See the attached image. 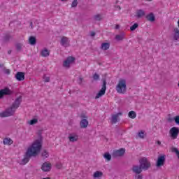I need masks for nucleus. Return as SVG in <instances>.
<instances>
[{
    "instance_id": "obj_1",
    "label": "nucleus",
    "mask_w": 179,
    "mask_h": 179,
    "mask_svg": "<svg viewBox=\"0 0 179 179\" xmlns=\"http://www.w3.org/2000/svg\"><path fill=\"white\" fill-rule=\"evenodd\" d=\"M43 137L40 136V138L36 140L32 145L27 149L24 158L22 160V164H26L29 163L31 157H36L41 151L43 148Z\"/></svg>"
},
{
    "instance_id": "obj_2",
    "label": "nucleus",
    "mask_w": 179,
    "mask_h": 179,
    "mask_svg": "<svg viewBox=\"0 0 179 179\" xmlns=\"http://www.w3.org/2000/svg\"><path fill=\"white\" fill-rule=\"evenodd\" d=\"M21 103L22 96L16 98L11 106L7 108L5 112L0 113L1 117L3 118L5 117H12V115H14L15 112L16 111V110H17V108H19V106H20Z\"/></svg>"
},
{
    "instance_id": "obj_3",
    "label": "nucleus",
    "mask_w": 179,
    "mask_h": 179,
    "mask_svg": "<svg viewBox=\"0 0 179 179\" xmlns=\"http://www.w3.org/2000/svg\"><path fill=\"white\" fill-rule=\"evenodd\" d=\"M152 166V164L148 160V158L143 157L139 159V165H134L133 167L134 169H137V170H140V171H146V170H149Z\"/></svg>"
},
{
    "instance_id": "obj_4",
    "label": "nucleus",
    "mask_w": 179,
    "mask_h": 179,
    "mask_svg": "<svg viewBox=\"0 0 179 179\" xmlns=\"http://www.w3.org/2000/svg\"><path fill=\"white\" fill-rule=\"evenodd\" d=\"M116 91L120 94H125L127 93V81L125 80L121 79L119 80L116 86Z\"/></svg>"
},
{
    "instance_id": "obj_5",
    "label": "nucleus",
    "mask_w": 179,
    "mask_h": 179,
    "mask_svg": "<svg viewBox=\"0 0 179 179\" xmlns=\"http://www.w3.org/2000/svg\"><path fill=\"white\" fill-rule=\"evenodd\" d=\"M107 90V81L106 79L103 80V85L101 89L99 90V92L96 94L95 99H100V97H102V96H104L106 94V91Z\"/></svg>"
},
{
    "instance_id": "obj_6",
    "label": "nucleus",
    "mask_w": 179,
    "mask_h": 179,
    "mask_svg": "<svg viewBox=\"0 0 179 179\" xmlns=\"http://www.w3.org/2000/svg\"><path fill=\"white\" fill-rule=\"evenodd\" d=\"M76 59L75 57L70 56L66 59L63 62V66L64 68H70L71 64H73Z\"/></svg>"
},
{
    "instance_id": "obj_7",
    "label": "nucleus",
    "mask_w": 179,
    "mask_h": 179,
    "mask_svg": "<svg viewBox=\"0 0 179 179\" xmlns=\"http://www.w3.org/2000/svg\"><path fill=\"white\" fill-rule=\"evenodd\" d=\"M131 171L135 174L134 178L135 179H143V175L142 174V171L137 169L136 168H134L132 166Z\"/></svg>"
},
{
    "instance_id": "obj_8",
    "label": "nucleus",
    "mask_w": 179,
    "mask_h": 179,
    "mask_svg": "<svg viewBox=\"0 0 179 179\" xmlns=\"http://www.w3.org/2000/svg\"><path fill=\"white\" fill-rule=\"evenodd\" d=\"M125 155V148H120L117 150H114L112 153L113 157H121Z\"/></svg>"
},
{
    "instance_id": "obj_9",
    "label": "nucleus",
    "mask_w": 179,
    "mask_h": 179,
    "mask_svg": "<svg viewBox=\"0 0 179 179\" xmlns=\"http://www.w3.org/2000/svg\"><path fill=\"white\" fill-rule=\"evenodd\" d=\"M169 134L173 139H177L179 134V128L176 127H172L169 131Z\"/></svg>"
},
{
    "instance_id": "obj_10",
    "label": "nucleus",
    "mask_w": 179,
    "mask_h": 179,
    "mask_svg": "<svg viewBox=\"0 0 179 179\" xmlns=\"http://www.w3.org/2000/svg\"><path fill=\"white\" fill-rule=\"evenodd\" d=\"M12 91L8 87H5L0 90V99H3L4 96H10Z\"/></svg>"
},
{
    "instance_id": "obj_11",
    "label": "nucleus",
    "mask_w": 179,
    "mask_h": 179,
    "mask_svg": "<svg viewBox=\"0 0 179 179\" xmlns=\"http://www.w3.org/2000/svg\"><path fill=\"white\" fill-rule=\"evenodd\" d=\"M164 162H166V155L158 157L156 164L157 167H162V166H164Z\"/></svg>"
},
{
    "instance_id": "obj_12",
    "label": "nucleus",
    "mask_w": 179,
    "mask_h": 179,
    "mask_svg": "<svg viewBox=\"0 0 179 179\" xmlns=\"http://www.w3.org/2000/svg\"><path fill=\"white\" fill-rule=\"evenodd\" d=\"M70 43L71 41H69V38L66 36L62 37L60 44L62 45V47H69Z\"/></svg>"
},
{
    "instance_id": "obj_13",
    "label": "nucleus",
    "mask_w": 179,
    "mask_h": 179,
    "mask_svg": "<svg viewBox=\"0 0 179 179\" xmlns=\"http://www.w3.org/2000/svg\"><path fill=\"white\" fill-rule=\"evenodd\" d=\"M41 170H43V171H45V172L50 171L51 170V163H50L48 162H44L42 164Z\"/></svg>"
},
{
    "instance_id": "obj_14",
    "label": "nucleus",
    "mask_w": 179,
    "mask_h": 179,
    "mask_svg": "<svg viewBox=\"0 0 179 179\" xmlns=\"http://www.w3.org/2000/svg\"><path fill=\"white\" fill-rule=\"evenodd\" d=\"M120 115H122V113L120 112L117 114L112 115L111 124H117V122H118V118H120Z\"/></svg>"
},
{
    "instance_id": "obj_15",
    "label": "nucleus",
    "mask_w": 179,
    "mask_h": 179,
    "mask_svg": "<svg viewBox=\"0 0 179 179\" xmlns=\"http://www.w3.org/2000/svg\"><path fill=\"white\" fill-rule=\"evenodd\" d=\"M15 79L18 80V82H22L24 80V73L18 71L15 74Z\"/></svg>"
},
{
    "instance_id": "obj_16",
    "label": "nucleus",
    "mask_w": 179,
    "mask_h": 179,
    "mask_svg": "<svg viewBox=\"0 0 179 179\" xmlns=\"http://www.w3.org/2000/svg\"><path fill=\"white\" fill-rule=\"evenodd\" d=\"M145 15H146V13L145 12V10H143L142 9L137 10V11L136 13V16L138 19H141V17H143V16H145Z\"/></svg>"
},
{
    "instance_id": "obj_17",
    "label": "nucleus",
    "mask_w": 179,
    "mask_h": 179,
    "mask_svg": "<svg viewBox=\"0 0 179 179\" xmlns=\"http://www.w3.org/2000/svg\"><path fill=\"white\" fill-rule=\"evenodd\" d=\"M87 125H89V121H87V119H81L80 122V128H87Z\"/></svg>"
},
{
    "instance_id": "obj_18",
    "label": "nucleus",
    "mask_w": 179,
    "mask_h": 179,
    "mask_svg": "<svg viewBox=\"0 0 179 179\" xmlns=\"http://www.w3.org/2000/svg\"><path fill=\"white\" fill-rule=\"evenodd\" d=\"M145 19L148 20V22H155L156 20V17H155V14L151 13L145 16Z\"/></svg>"
},
{
    "instance_id": "obj_19",
    "label": "nucleus",
    "mask_w": 179,
    "mask_h": 179,
    "mask_svg": "<svg viewBox=\"0 0 179 179\" xmlns=\"http://www.w3.org/2000/svg\"><path fill=\"white\" fill-rule=\"evenodd\" d=\"M41 55L44 57H50V51L47 48H45L41 51Z\"/></svg>"
},
{
    "instance_id": "obj_20",
    "label": "nucleus",
    "mask_w": 179,
    "mask_h": 179,
    "mask_svg": "<svg viewBox=\"0 0 179 179\" xmlns=\"http://www.w3.org/2000/svg\"><path fill=\"white\" fill-rule=\"evenodd\" d=\"M110 48V43H103L101 45V50H103V51H107Z\"/></svg>"
},
{
    "instance_id": "obj_21",
    "label": "nucleus",
    "mask_w": 179,
    "mask_h": 179,
    "mask_svg": "<svg viewBox=\"0 0 179 179\" xmlns=\"http://www.w3.org/2000/svg\"><path fill=\"white\" fill-rule=\"evenodd\" d=\"M29 43L31 45H35L37 43V39L34 36H30L29 38Z\"/></svg>"
},
{
    "instance_id": "obj_22",
    "label": "nucleus",
    "mask_w": 179,
    "mask_h": 179,
    "mask_svg": "<svg viewBox=\"0 0 179 179\" xmlns=\"http://www.w3.org/2000/svg\"><path fill=\"white\" fill-rule=\"evenodd\" d=\"M69 139L70 142H76L78 139H79V136L78 135L72 136L71 134L69 136Z\"/></svg>"
},
{
    "instance_id": "obj_23",
    "label": "nucleus",
    "mask_w": 179,
    "mask_h": 179,
    "mask_svg": "<svg viewBox=\"0 0 179 179\" xmlns=\"http://www.w3.org/2000/svg\"><path fill=\"white\" fill-rule=\"evenodd\" d=\"M3 143H4V145H12V143H13V141H12V139H10V138H6L3 139Z\"/></svg>"
},
{
    "instance_id": "obj_24",
    "label": "nucleus",
    "mask_w": 179,
    "mask_h": 179,
    "mask_svg": "<svg viewBox=\"0 0 179 179\" xmlns=\"http://www.w3.org/2000/svg\"><path fill=\"white\" fill-rule=\"evenodd\" d=\"M174 36H173V38L174 40L177 41L179 38V29L178 28H175L174 29Z\"/></svg>"
},
{
    "instance_id": "obj_25",
    "label": "nucleus",
    "mask_w": 179,
    "mask_h": 179,
    "mask_svg": "<svg viewBox=\"0 0 179 179\" xmlns=\"http://www.w3.org/2000/svg\"><path fill=\"white\" fill-rule=\"evenodd\" d=\"M93 176L94 178H100V177H103V172L97 171L94 173Z\"/></svg>"
},
{
    "instance_id": "obj_26",
    "label": "nucleus",
    "mask_w": 179,
    "mask_h": 179,
    "mask_svg": "<svg viewBox=\"0 0 179 179\" xmlns=\"http://www.w3.org/2000/svg\"><path fill=\"white\" fill-rule=\"evenodd\" d=\"M128 116L129 117V118H131L132 120H134L136 118V113L134 110H131L129 112Z\"/></svg>"
},
{
    "instance_id": "obj_27",
    "label": "nucleus",
    "mask_w": 179,
    "mask_h": 179,
    "mask_svg": "<svg viewBox=\"0 0 179 179\" xmlns=\"http://www.w3.org/2000/svg\"><path fill=\"white\" fill-rule=\"evenodd\" d=\"M41 156L44 159H47V157L50 156V154L48 153V151H47V150H43L41 152Z\"/></svg>"
},
{
    "instance_id": "obj_28",
    "label": "nucleus",
    "mask_w": 179,
    "mask_h": 179,
    "mask_svg": "<svg viewBox=\"0 0 179 179\" xmlns=\"http://www.w3.org/2000/svg\"><path fill=\"white\" fill-rule=\"evenodd\" d=\"M13 36L12 35L9 34H6L4 37H3V40L6 43H8V41H9V40H12Z\"/></svg>"
},
{
    "instance_id": "obj_29",
    "label": "nucleus",
    "mask_w": 179,
    "mask_h": 179,
    "mask_svg": "<svg viewBox=\"0 0 179 179\" xmlns=\"http://www.w3.org/2000/svg\"><path fill=\"white\" fill-rule=\"evenodd\" d=\"M124 37H125V35L124 34H122L116 35L115 38L117 41H121L124 40Z\"/></svg>"
},
{
    "instance_id": "obj_30",
    "label": "nucleus",
    "mask_w": 179,
    "mask_h": 179,
    "mask_svg": "<svg viewBox=\"0 0 179 179\" xmlns=\"http://www.w3.org/2000/svg\"><path fill=\"white\" fill-rule=\"evenodd\" d=\"M103 157L104 159H106L108 162H110V160H111V155H110V153L108 152H106L103 155Z\"/></svg>"
},
{
    "instance_id": "obj_31",
    "label": "nucleus",
    "mask_w": 179,
    "mask_h": 179,
    "mask_svg": "<svg viewBox=\"0 0 179 179\" xmlns=\"http://www.w3.org/2000/svg\"><path fill=\"white\" fill-rule=\"evenodd\" d=\"M139 24H138V23H135L134 25H132L130 27V30L131 31H134V30H136V29H138Z\"/></svg>"
},
{
    "instance_id": "obj_32",
    "label": "nucleus",
    "mask_w": 179,
    "mask_h": 179,
    "mask_svg": "<svg viewBox=\"0 0 179 179\" xmlns=\"http://www.w3.org/2000/svg\"><path fill=\"white\" fill-rule=\"evenodd\" d=\"M94 20H96L97 22H100L101 20V15L98 14L94 16Z\"/></svg>"
},
{
    "instance_id": "obj_33",
    "label": "nucleus",
    "mask_w": 179,
    "mask_h": 179,
    "mask_svg": "<svg viewBox=\"0 0 179 179\" xmlns=\"http://www.w3.org/2000/svg\"><path fill=\"white\" fill-rule=\"evenodd\" d=\"M50 80H51L50 77H47L45 75L43 76V82L47 83L50 82Z\"/></svg>"
},
{
    "instance_id": "obj_34",
    "label": "nucleus",
    "mask_w": 179,
    "mask_h": 179,
    "mask_svg": "<svg viewBox=\"0 0 179 179\" xmlns=\"http://www.w3.org/2000/svg\"><path fill=\"white\" fill-rule=\"evenodd\" d=\"M78 6V0H73L71 3V8H76Z\"/></svg>"
},
{
    "instance_id": "obj_35",
    "label": "nucleus",
    "mask_w": 179,
    "mask_h": 179,
    "mask_svg": "<svg viewBox=\"0 0 179 179\" xmlns=\"http://www.w3.org/2000/svg\"><path fill=\"white\" fill-rule=\"evenodd\" d=\"M93 79L94 80H99V79H100V76H99L97 73H95L93 76Z\"/></svg>"
},
{
    "instance_id": "obj_36",
    "label": "nucleus",
    "mask_w": 179,
    "mask_h": 179,
    "mask_svg": "<svg viewBox=\"0 0 179 179\" xmlns=\"http://www.w3.org/2000/svg\"><path fill=\"white\" fill-rule=\"evenodd\" d=\"M37 122H38L37 119H33V120H30L29 124L34 125V124H37Z\"/></svg>"
},
{
    "instance_id": "obj_37",
    "label": "nucleus",
    "mask_w": 179,
    "mask_h": 179,
    "mask_svg": "<svg viewBox=\"0 0 179 179\" xmlns=\"http://www.w3.org/2000/svg\"><path fill=\"white\" fill-rule=\"evenodd\" d=\"M138 136L141 138V139H143V138H145V133L143 131L138 132Z\"/></svg>"
},
{
    "instance_id": "obj_38",
    "label": "nucleus",
    "mask_w": 179,
    "mask_h": 179,
    "mask_svg": "<svg viewBox=\"0 0 179 179\" xmlns=\"http://www.w3.org/2000/svg\"><path fill=\"white\" fill-rule=\"evenodd\" d=\"M16 50L17 51H21L22 50V44L18 43L16 45Z\"/></svg>"
},
{
    "instance_id": "obj_39",
    "label": "nucleus",
    "mask_w": 179,
    "mask_h": 179,
    "mask_svg": "<svg viewBox=\"0 0 179 179\" xmlns=\"http://www.w3.org/2000/svg\"><path fill=\"white\" fill-rule=\"evenodd\" d=\"M81 120H87V116L85 113H81L80 115Z\"/></svg>"
},
{
    "instance_id": "obj_40",
    "label": "nucleus",
    "mask_w": 179,
    "mask_h": 179,
    "mask_svg": "<svg viewBox=\"0 0 179 179\" xmlns=\"http://www.w3.org/2000/svg\"><path fill=\"white\" fill-rule=\"evenodd\" d=\"M174 121H175L176 124L179 125V115L174 117Z\"/></svg>"
},
{
    "instance_id": "obj_41",
    "label": "nucleus",
    "mask_w": 179,
    "mask_h": 179,
    "mask_svg": "<svg viewBox=\"0 0 179 179\" xmlns=\"http://www.w3.org/2000/svg\"><path fill=\"white\" fill-rule=\"evenodd\" d=\"M172 152H173L174 153H176L177 155V156H178V155H179L178 149H177L176 148H172Z\"/></svg>"
},
{
    "instance_id": "obj_42",
    "label": "nucleus",
    "mask_w": 179,
    "mask_h": 179,
    "mask_svg": "<svg viewBox=\"0 0 179 179\" xmlns=\"http://www.w3.org/2000/svg\"><path fill=\"white\" fill-rule=\"evenodd\" d=\"M114 8H115V10H121V6L118 5H115Z\"/></svg>"
},
{
    "instance_id": "obj_43",
    "label": "nucleus",
    "mask_w": 179,
    "mask_h": 179,
    "mask_svg": "<svg viewBox=\"0 0 179 179\" xmlns=\"http://www.w3.org/2000/svg\"><path fill=\"white\" fill-rule=\"evenodd\" d=\"M56 167H57V169H59V170L60 169H62V164H57Z\"/></svg>"
},
{
    "instance_id": "obj_44",
    "label": "nucleus",
    "mask_w": 179,
    "mask_h": 179,
    "mask_svg": "<svg viewBox=\"0 0 179 179\" xmlns=\"http://www.w3.org/2000/svg\"><path fill=\"white\" fill-rule=\"evenodd\" d=\"M174 121V117H169L168 118V122H173Z\"/></svg>"
},
{
    "instance_id": "obj_45",
    "label": "nucleus",
    "mask_w": 179,
    "mask_h": 179,
    "mask_svg": "<svg viewBox=\"0 0 179 179\" xmlns=\"http://www.w3.org/2000/svg\"><path fill=\"white\" fill-rule=\"evenodd\" d=\"M91 37H94V36H96V32L94 31H92L90 34Z\"/></svg>"
},
{
    "instance_id": "obj_46",
    "label": "nucleus",
    "mask_w": 179,
    "mask_h": 179,
    "mask_svg": "<svg viewBox=\"0 0 179 179\" xmlns=\"http://www.w3.org/2000/svg\"><path fill=\"white\" fill-rule=\"evenodd\" d=\"M6 73L7 75H10V70H9V69L6 70Z\"/></svg>"
},
{
    "instance_id": "obj_47",
    "label": "nucleus",
    "mask_w": 179,
    "mask_h": 179,
    "mask_svg": "<svg viewBox=\"0 0 179 179\" xmlns=\"http://www.w3.org/2000/svg\"><path fill=\"white\" fill-rule=\"evenodd\" d=\"M29 24L31 26V29H33L34 28V27H33V22H31Z\"/></svg>"
},
{
    "instance_id": "obj_48",
    "label": "nucleus",
    "mask_w": 179,
    "mask_h": 179,
    "mask_svg": "<svg viewBox=\"0 0 179 179\" xmlns=\"http://www.w3.org/2000/svg\"><path fill=\"white\" fill-rule=\"evenodd\" d=\"M8 54L9 55H10V54H12V50H8Z\"/></svg>"
},
{
    "instance_id": "obj_49",
    "label": "nucleus",
    "mask_w": 179,
    "mask_h": 179,
    "mask_svg": "<svg viewBox=\"0 0 179 179\" xmlns=\"http://www.w3.org/2000/svg\"><path fill=\"white\" fill-rule=\"evenodd\" d=\"M157 145H162V142H160V141H157Z\"/></svg>"
},
{
    "instance_id": "obj_50",
    "label": "nucleus",
    "mask_w": 179,
    "mask_h": 179,
    "mask_svg": "<svg viewBox=\"0 0 179 179\" xmlns=\"http://www.w3.org/2000/svg\"><path fill=\"white\" fill-rule=\"evenodd\" d=\"M115 29H120V25H116V26H115Z\"/></svg>"
},
{
    "instance_id": "obj_51",
    "label": "nucleus",
    "mask_w": 179,
    "mask_h": 179,
    "mask_svg": "<svg viewBox=\"0 0 179 179\" xmlns=\"http://www.w3.org/2000/svg\"><path fill=\"white\" fill-rule=\"evenodd\" d=\"M43 179H51V178L47 177V178H43Z\"/></svg>"
},
{
    "instance_id": "obj_52",
    "label": "nucleus",
    "mask_w": 179,
    "mask_h": 179,
    "mask_svg": "<svg viewBox=\"0 0 179 179\" xmlns=\"http://www.w3.org/2000/svg\"><path fill=\"white\" fill-rule=\"evenodd\" d=\"M79 79H80V83H82V80H83V78H80Z\"/></svg>"
},
{
    "instance_id": "obj_53",
    "label": "nucleus",
    "mask_w": 179,
    "mask_h": 179,
    "mask_svg": "<svg viewBox=\"0 0 179 179\" xmlns=\"http://www.w3.org/2000/svg\"><path fill=\"white\" fill-rule=\"evenodd\" d=\"M2 66H3V64H1L0 63V68H2Z\"/></svg>"
},
{
    "instance_id": "obj_54",
    "label": "nucleus",
    "mask_w": 179,
    "mask_h": 179,
    "mask_svg": "<svg viewBox=\"0 0 179 179\" xmlns=\"http://www.w3.org/2000/svg\"><path fill=\"white\" fill-rule=\"evenodd\" d=\"M178 27H179V20H178Z\"/></svg>"
},
{
    "instance_id": "obj_55",
    "label": "nucleus",
    "mask_w": 179,
    "mask_h": 179,
    "mask_svg": "<svg viewBox=\"0 0 179 179\" xmlns=\"http://www.w3.org/2000/svg\"><path fill=\"white\" fill-rule=\"evenodd\" d=\"M146 1H152V0H146Z\"/></svg>"
}]
</instances>
